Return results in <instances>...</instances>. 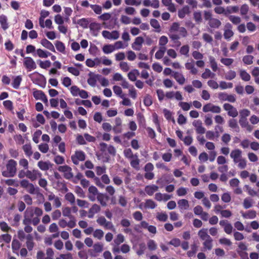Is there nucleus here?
Segmentation results:
<instances>
[{
  "label": "nucleus",
  "instance_id": "obj_1",
  "mask_svg": "<svg viewBox=\"0 0 259 259\" xmlns=\"http://www.w3.org/2000/svg\"><path fill=\"white\" fill-rule=\"evenodd\" d=\"M42 210L40 208L28 207L24 212L23 224H32L34 226H36L40 222L38 217L42 215Z\"/></svg>",
  "mask_w": 259,
  "mask_h": 259
},
{
  "label": "nucleus",
  "instance_id": "obj_2",
  "mask_svg": "<svg viewBox=\"0 0 259 259\" xmlns=\"http://www.w3.org/2000/svg\"><path fill=\"white\" fill-rule=\"evenodd\" d=\"M169 36L170 38L175 41L181 37H186L188 35V32L184 27H181L178 22H174L169 29Z\"/></svg>",
  "mask_w": 259,
  "mask_h": 259
},
{
  "label": "nucleus",
  "instance_id": "obj_3",
  "mask_svg": "<svg viewBox=\"0 0 259 259\" xmlns=\"http://www.w3.org/2000/svg\"><path fill=\"white\" fill-rule=\"evenodd\" d=\"M198 235L201 240L203 241V246L204 250H210L212 248L213 240L207 234V229L203 228L198 232Z\"/></svg>",
  "mask_w": 259,
  "mask_h": 259
},
{
  "label": "nucleus",
  "instance_id": "obj_4",
  "mask_svg": "<svg viewBox=\"0 0 259 259\" xmlns=\"http://www.w3.org/2000/svg\"><path fill=\"white\" fill-rule=\"evenodd\" d=\"M17 165V162L15 160L13 159L9 160L6 165L7 169L2 171V175L7 178L13 177L16 174Z\"/></svg>",
  "mask_w": 259,
  "mask_h": 259
},
{
  "label": "nucleus",
  "instance_id": "obj_5",
  "mask_svg": "<svg viewBox=\"0 0 259 259\" xmlns=\"http://www.w3.org/2000/svg\"><path fill=\"white\" fill-rule=\"evenodd\" d=\"M58 170L63 174L64 177L67 180H70L73 177L72 168L68 165L60 166L58 167Z\"/></svg>",
  "mask_w": 259,
  "mask_h": 259
},
{
  "label": "nucleus",
  "instance_id": "obj_6",
  "mask_svg": "<svg viewBox=\"0 0 259 259\" xmlns=\"http://www.w3.org/2000/svg\"><path fill=\"white\" fill-rule=\"evenodd\" d=\"M71 159L74 164L78 165L80 161H82L85 160V154L82 151H76L74 154L71 156Z\"/></svg>",
  "mask_w": 259,
  "mask_h": 259
},
{
  "label": "nucleus",
  "instance_id": "obj_7",
  "mask_svg": "<svg viewBox=\"0 0 259 259\" xmlns=\"http://www.w3.org/2000/svg\"><path fill=\"white\" fill-rule=\"evenodd\" d=\"M58 224L62 228H65L66 227L69 228H73L76 226V220L74 217H71V220L68 222L65 219H61L58 222Z\"/></svg>",
  "mask_w": 259,
  "mask_h": 259
},
{
  "label": "nucleus",
  "instance_id": "obj_8",
  "mask_svg": "<svg viewBox=\"0 0 259 259\" xmlns=\"http://www.w3.org/2000/svg\"><path fill=\"white\" fill-rule=\"evenodd\" d=\"M223 108L225 110L227 111V114L229 116L234 118L238 115L237 109L229 103H225Z\"/></svg>",
  "mask_w": 259,
  "mask_h": 259
},
{
  "label": "nucleus",
  "instance_id": "obj_9",
  "mask_svg": "<svg viewBox=\"0 0 259 259\" xmlns=\"http://www.w3.org/2000/svg\"><path fill=\"white\" fill-rule=\"evenodd\" d=\"M33 96L35 100H41L44 103H48V101L46 95L45 93L41 90H38L35 89H33Z\"/></svg>",
  "mask_w": 259,
  "mask_h": 259
},
{
  "label": "nucleus",
  "instance_id": "obj_10",
  "mask_svg": "<svg viewBox=\"0 0 259 259\" xmlns=\"http://www.w3.org/2000/svg\"><path fill=\"white\" fill-rule=\"evenodd\" d=\"M97 222L99 225L104 227L106 229L111 230L114 229L112 223L111 222L107 221L103 216L99 217L97 220Z\"/></svg>",
  "mask_w": 259,
  "mask_h": 259
},
{
  "label": "nucleus",
  "instance_id": "obj_11",
  "mask_svg": "<svg viewBox=\"0 0 259 259\" xmlns=\"http://www.w3.org/2000/svg\"><path fill=\"white\" fill-rule=\"evenodd\" d=\"M102 34L105 38L111 40H116L119 37V33L117 30H113L111 32L103 30Z\"/></svg>",
  "mask_w": 259,
  "mask_h": 259
},
{
  "label": "nucleus",
  "instance_id": "obj_12",
  "mask_svg": "<svg viewBox=\"0 0 259 259\" xmlns=\"http://www.w3.org/2000/svg\"><path fill=\"white\" fill-rule=\"evenodd\" d=\"M204 112H211L215 113H220L221 112V108L219 106L214 105L211 103H207L203 107Z\"/></svg>",
  "mask_w": 259,
  "mask_h": 259
},
{
  "label": "nucleus",
  "instance_id": "obj_13",
  "mask_svg": "<svg viewBox=\"0 0 259 259\" xmlns=\"http://www.w3.org/2000/svg\"><path fill=\"white\" fill-rule=\"evenodd\" d=\"M23 64L26 68L29 71L36 69V65L33 59L29 57H24Z\"/></svg>",
  "mask_w": 259,
  "mask_h": 259
},
{
  "label": "nucleus",
  "instance_id": "obj_14",
  "mask_svg": "<svg viewBox=\"0 0 259 259\" xmlns=\"http://www.w3.org/2000/svg\"><path fill=\"white\" fill-rule=\"evenodd\" d=\"M165 98L166 99H172L173 98H175L178 101H182L183 99L182 95L180 91L167 92L165 93Z\"/></svg>",
  "mask_w": 259,
  "mask_h": 259
},
{
  "label": "nucleus",
  "instance_id": "obj_15",
  "mask_svg": "<svg viewBox=\"0 0 259 259\" xmlns=\"http://www.w3.org/2000/svg\"><path fill=\"white\" fill-rule=\"evenodd\" d=\"M93 247V250L89 249L88 251L91 256H96V253H100L103 250V244L101 242L95 243Z\"/></svg>",
  "mask_w": 259,
  "mask_h": 259
},
{
  "label": "nucleus",
  "instance_id": "obj_16",
  "mask_svg": "<svg viewBox=\"0 0 259 259\" xmlns=\"http://www.w3.org/2000/svg\"><path fill=\"white\" fill-rule=\"evenodd\" d=\"M242 152L241 150L239 149H235L233 150L230 153V157L233 159V162L234 163H237V162L242 158Z\"/></svg>",
  "mask_w": 259,
  "mask_h": 259
},
{
  "label": "nucleus",
  "instance_id": "obj_17",
  "mask_svg": "<svg viewBox=\"0 0 259 259\" xmlns=\"http://www.w3.org/2000/svg\"><path fill=\"white\" fill-rule=\"evenodd\" d=\"M192 124L195 127L197 134H203L205 133L206 130L202 126V122L200 120H195L192 122Z\"/></svg>",
  "mask_w": 259,
  "mask_h": 259
},
{
  "label": "nucleus",
  "instance_id": "obj_18",
  "mask_svg": "<svg viewBox=\"0 0 259 259\" xmlns=\"http://www.w3.org/2000/svg\"><path fill=\"white\" fill-rule=\"evenodd\" d=\"M219 98L222 101H227L231 103L236 101V97L234 95L228 94L225 93H221L219 94Z\"/></svg>",
  "mask_w": 259,
  "mask_h": 259
},
{
  "label": "nucleus",
  "instance_id": "obj_19",
  "mask_svg": "<svg viewBox=\"0 0 259 259\" xmlns=\"http://www.w3.org/2000/svg\"><path fill=\"white\" fill-rule=\"evenodd\" d=\"M41 177V174L38 170L33 169L32 170H30L27 169V178L31 181H35Z\"/></svg>",
  "mask_w": 259,
  "mask_h": 259
},
{
  "label": "nucleus",
  "instance_id": "obj_20",
  "mask_svg": "<svg viewBox=\"0 0 259 259\" xmlns=\"http://www.w3.org/2000/svg\"><path fill=\"white\" fill-rule=\"evenodd\" d=\"M101 207L97 204H94L89 210L88 217L89 218H93L95 214L100 212Z\"/></svg>",
  "mask_w": 259,
  "mask_h": 259
},
{
  "label": "nucleus",
  "instance_id": "obj_21",
  "mask_svg": "<svg viewBox=\"0 0 259 259\" xmlns=\"http://www.w3.org/2000/svg\"><path fill=\"white\" fill-rule=\"evenodd\" d=\"M144 43V38L141 36H138L135 38V41L132 45V48L136 51H140Z\"/></svg>",
  "mask_w": 259,
  "mask_h": 259
},
{
  "label": "nucleus",
  "instance_id": "obj_22",
  "mask_svg": "<svg viewBox=\"0 0 259 259\" xmlns=\"http://www.w3.org/2000/svg\"><path fill=\"white\" fill-rule=\"evenodd\" d=\"M232 26L230 23L226 24L224 30V36L225 39H230L234 34L233 32L231 30Z\"/></svg>",
  "mask_w": 259,
  "mask_h": 259
},
{
  "label": "nucleus",
  "instance_id": "obj_23",
  "mask_svg": "<svg viewBox=\"0 0 259 259\" xmlns=\"http://www.w3.org/2000/svg\"><path fill=\"white\" fill-rule=\"evenodd\" d=\"M172 76L178 82L179 84L182 85L184 84L186 81V78L181 73L178 72H173Z\"/></svg>",
  "mask_w": 259,
  "mask_h": 259
},
{
  "label": "nucleus",
  "instance_id": "obj_24",
  "mask_svg": "<svg viewBox=\"0 0 259 259\" xmlns=\"http://www.w3.org/2000/svg\"><path fill=\"white\" fill-rule=\"evenodd\" d=\"M158 187L155 185H150L146 186L145 188V191L149 196H152L153 194L158 190Z\"/></svg>",
  "mask_w": 259,
  "mask_h": 259
},
{
  "label": "nucleus",
  "instance_id": "obj_25",
  "mask_svg": "<svg viewBox=\"0 0 259 259\" xmlns=\"http://www.w3.org/2000/svg\"><path fill=\"white\" fill-rule=\"evenodd\" d=\"M97 199L102 206H106L107 205L109 198L106 195L100 193L97 195Z\"/></svg>",
  "mask_w": 259,
  "mask_h": 259
},
{
  "label": "nucleus",
  "instance_id": "obj_26",
  "mask_svg": "<svg viewBox=\"0 0 259 259\" xmlns=\"http://www.w3.org/2000/svg\"><path fill=\"white\" fill-rule=\"evenodd\" d=\"M37 166L41 170L46 171L52 167V164L49 161H39L37 163Z\"/></svg>",
  "mask_w": 259,
  "mask_h": 259
},
{
  "label": "nucleus",
  "instance_id": "obj_27",
  "mask_svg": "<svg viewBox=\"0 0 259 259\" xmlns=\"http://www.w3.org/2000/svg\"><path fill=\"white\" fill-rule=\"evenodd\" d=\"M26 247L29 251H31L33 249L34 246L33 236L31 234H28L26 236Z\"/></svg>",
  "mask_w": 259,
  "mask_h": 259
},
{
  "label": "nucleus",
  "instance_id": "obj_28",
  "mask_svg": "<svg viewBox=\"0 0 259 259\" xmlns=\"http://www.w3.org/2000/svg\"><path fill=\"white\" fill-rule=\"evenodd\" d=\"M40 44L44 47L49 49V50L51 51L52 52H56L55 47H54V45H53V44L51 42H50V41H49L48 40H47V39H46V38L42 39L40 41Z\"/></svg>",
  "mask_w": 259,
  "mask_h": 259
},
{
  "label": "nucleus",
  "instance_id": "obj_29",
  "mask_svg": "<svg viewBox=\"0 0 259 259\" xmlns=\"http://www.w3.org/2000/svg\"><path fill=\"white\" fill-rule=\"evenodd\" d=\"M185 67L187 70H190L192 74H196L198 73L197 69L195 67L193 61L191 62H187L185 64Z\"/></svg>",
  "mask_w": 259,
  "mask_h": 259
},
{
  "label": "nucleus",
  "instance_id": "obj_30",
  "mask_svg": "<svg viewBox=\"0 0 259 259\" xmlns=\"http://www.w3.org/2000/svg\"><path fill=\"white\" fill-rule=\"evenodd\" d=\"M242 216L245 219H253L256 217V212L254 210H249L242 213Z\"/></svg>",
  "mask_w": 259,
  "mask_h": 259
},
{
  "label": "nucleus",
  "instance_id": "obj_31",
  "mask_svg": "<svg viewBox=\"0 0 259 259\" xmlns=\"http://www.w3.org/2000/svg\"><path fill=\"white\" fill-rule=\"evenodd\" d=\"M162 3L167 7L168 10L170 12H175L176 11L175 6L172 3L171 0H162Z\"/></svg>",
  "mask_w": 259,
  "mask_h": 259
},
{
  "label": "nucleus",
  "instance_id": "obj_32",
  "mask_svg": "<svg viewBox=\"0 0 259 259\" xmlns=\"http://www.w3.org/2000/svg\"><path fill=\"white\" fill-rule=\"evenodd\" d=\"M21 247L20 242L17 239H13L12 242V249L13 253L19 255L18 250Z\"/></svg>",
  "mask_w": 259,
  "mask_h": 259
},
{
  "label": "nucleus",
  "instance_id": "obj_33",
  "mask_svg": "<svg viewBox=\"0 0 259 259\" xmlns=\"http://www.w3.org/2000/svg\"><path fill=\"white\" fill-rule=\"evenodd\" d=\"M55 45L58 51L63 54H66V47L64 43L61 41L57 40L55 42Z\"/></svg>",
  "mask_w": 259,
  "mask_h": 259
},
{
  "label": "nucleus",
  "instance_id": "obj_34",
  "mask_svg": "<svg viewBox=\"0 0 259 259\" xmlns=\"http://www.w3.org/2000/svg\"><path fill=\"white\" fill-rule=\"evenodd\" d=\"M178 204L181 210H186L189 207V202L185 199H180L178 201Z\"/></svg>",
  "mask_w": 259,
  "mask_h": 259
},
{
  "label": "nucleus",
  "instance_id": "obj_35",
  "mask_svg": "<svg viewBox=\"0 0 259 259\" xmlns=\"http://www.w3.org/2000/svg\"><path fill=\"white\" fill-rule=\"evenodd\" d=\"M130 160L131 165L136 169H139L140 160L138 158L137 154H135V157Z\"/></svg>",
  "mask_w": 259,
  "mask_h": 259
},
{
  "label": "nucleus",
  "instance_id": "obj_36",
  "mask_svg": "<svg viewBox=\"0 0 259 259\" xmlns=\"http://www.w3.org/2000/svg\"><path fill=\"white\" fill-rule=\"evenodd\" d=\"M98 77V75L90 73L89 77L87 80L88 84L93 87H95Z\"/></svg>",
  "mask_w": 259,
  "mask_h": 259
},
{
  "label": "nucleus",
  "instance_id": "obj_37",
  "mask_svg": "<svg viewBox=\"0 0 259 259\" xmlns=\"http://www.w3.org/2000/svg\"><path fill=\"white\" fill-rule=\"evenodd\" d=\"M13 82L12 83V86L15 89H19L20 83L22 81V77L21 76H13Z\"/></svg>",
  "mask_w": 259,
  "mask_h": 259
},
{
  "label": "nucleus",
  "instance_id": "obj_38",
  "mask_svg": "<svg viewBox=\"0 0 259 259\" xmlns=\"http://www.w3.org/2000/svg\"><path fill=\"white\" fill-rule=\"evenodd\" d=\"M254 203L253 200L249 197H246L243 202V206L245 209H248L251 208Z\"/></svg>",
  "mask_w": 259,
  "mask_h": 259
},
{
  "label": "nucleus",
  "instance_id": "obj_39",
  "mask_svg": "<svg viewBox=\"0 0 259 259\" xmlns=\"http://www.w3.org/2000/svg\"><path fill=\"white\" fill-rule=\"evenodd\" d=\"M228 124H229V126L230 128L234 129L235 132H239V127L238 125L237 121L236 119H234V118H231V119H229L228 121Z\"/></svg>",
  "mask_w": 259,
  "mask_h": 259
},
{
  "label": "nucleus",
  "instance_id": "obj_40",
  "mask_svg": "<svg viewBox=\"0 0 259 259\" xmlns=\"http://www.w3.org/2000/svg\"><path fill=\"white\" fill-rule=\"evenodd\" d=\"M139 71L137 69H133L128 73V77L131 81H136L137 77L139 75Z\"/></svg>",
  "mask_w": 259,
  "mask_h": 259
},
{
  "label": "nucleus",
  "instance_id": "obj_41",
  "mask_svg": "<svg viewBox=\"0 0 259 259\" xmlns=\"http://www.w3.org/2000/svg\"><path fill=\"white\" fill-rule=\"evenodd\" d=\"M190 13V9L188 6L184 7L182 9L178 11V16L180 18H184L186 15Z\"/></svg>",
  "mask_w": 259,
  "mask_h": 259
},
{
  "label": "nucleus",
  "instance_id": "obj_42",
  "mask_svg": "<svg viewBox=\"0 0 259 259\" xmlns=\"http://www.w3.org/2000/svg\"><path fill=\"white\" fill-rule=\"evenodd\" d=\"M22 149L26 156L29 157L32 155L33 152L30 144H26L23 145Z\"/></svg>",
  "mask_w": 259,
  "mask_h": 259
},
{
  "label": "nucleus",
  "instance_id": "obj_43",
  "mask_svg": "<svg viewBox=\"0 0 259 259\" xmlns=\"http://www.w3.org/2000/svg\"><path fill=\"white\" fill-rule=\"evenodd\" d=\"M208 24L211 28H218L221 25V22L219 19L212 18V19L209 20L208 21Z\"/></svg>",
  "mask_w": 259,
  "mask_h": 259
},
{
  "label": "nucleus",
  "instance_id": "obj_44",
  "mask_svg": "<svg viewBox=\"0 0 259 259\" xmlns=\"http://www.w3.org/2000/svg\"><path fill=\"white\" fill-rule=\"evenodd\" d=\"M166 49L165 47H160L159 50L156 52L155 57L157 59H160L163 57Z\"/></svg>",
  "mask_w": 259,
  "mask_h": 259
},
{
  "label": "nucleus",
  "instance_id": "obj_45",
  "mask_svg": "<svg viewBox=\"0 0 259 259\" xmlns=\"http://www.w3.org/2000/svg\"><path fill=\"white\" fill-rule=\"evenodd\" d=\"M36 55L38 56L40 58H46L48 56H50L51 54L46 51L42 50L40 49H38L36 51Z\"/></svg>",
  "mask_w": 259,
  "mask_h": 259
},
{
  "label": "nucleus",
  "instance_id": "obj_46",
  "mask_svg": "<svg viewBox=\"0 0 259 259\" xmlns=\"http://www.w3.org/2000/svg\"><path fill=\"white\" fill-rule=\"evenodd\" d=\"M215 76V73L212 72L208 68H206L204 72L201 75V77L204 79H207L208 78H213Z\"/></svg>",
  "mask_w": 259,
  "mask_h": 259
},
{
  "label": "nucleus",
  "instance_id": "obj_47",
  "mask_svg": "<svg viewBox=\"0 0 259 259\" xmlns=\"http://www.w3.org/2000/svg\"><path fill=\"white\" fill-rule=\"evenodd\" d=\"M103 52L106 54H109L113 52L115 50V48L113 45H106L103 46L102 48Z\"/></svg>",
  "mask_w": 259,
  "mask_h": 259
},
{
  "label": "nucleus",
  "instance_id": "obj_48",
  "mask_svg": "<svg viewBox=\"0 0 259 259\" xmlns=\"http://www.w3.org/2000/svg\"><path fill=\"white\" fill-rule=\"evenodd\" d=\"M239 74L241 78L245 81H248L250 80V75L248 73H247L245 70H240L239 71Z\"/></svg>",
  "mask_w": 259,
  "mask_h": 259
},
{
  "label": "nucleus",
  "instance_id": "obj_49",
  "mask_svg": "<svg viewBox=\"0 0 259 259\" xmlns=\"http://www.w3.org/2000/svg\"><path fill=\"white\" fill-rule=\"evenodd\" d=\"M239 10L238 6H228L226 8V16L232 13H236L238 12Z\"/></svg>",
  "mask_w": 259,
  "mask_h": 259
},
{
  "label": "nucleus",
  "instance_id": "obj_50",
  "mask_svg": "<svg viewBox=\"0 0 259 259\" xmlns=\"http://www.w3.org/2000/svg\"><path fill=\"white\" fill-rule=\"evenodd\" d=\"M156 206L157 204L156 203L151 199L146 200L144 204V207L148 209H154L156 207Z\"/></svg>",
  "mask_w": 259,
  "mask_h": 259
},
{
  "label": "nucleus",
  "instance_id": "obj_51",
  "mask_svg": "<svg viewBox=\"0 0 259 259\" xmlns=\"http://www.w3.org/2000/svg\"><path fill=\"white\" fill-rule=\"evenodd\" d=\"M147 245L148 249L150 251L155 250L157 248V243L152 239H149L147 242Z\"/></svg>",
  "mask_w": 259,
  "mask_h": 259
},
{
  "label": "nucleus",
  "instance_id": "obj_52",
  "mask_svg": "<svg viewBox=\"0 0 259 259\" xmlns=\"http://www.w3.org/2000/svg\"><path fill=\"white\" fill-rule=\"evenodd\" d=\"M189 50L190 48L188 45H184L181 47L180 49V53L181 55L188 57H189Z\"/></svg>",
  "mask_w": 259,
  "mask_h": 259
},
{
  "label": "nucleus",
  "instance_id": "obj_53",
  "mask_svg": "<svg viewBox=\"0 0 259 259\" xmlns=\"http://www.w3.org/2000/svg\"><path fill=\"white\" fill-rule=\"evenodd\" d=\"M156 218L159 221L166 222L167 220L168 216L166 212H162L157 213Z\"/></svg>",
  "mask_w": 259,
  "mask_h": 259
},
{
  "label": "nucleus",
  "instance_id": "obj_54",
  "mask_svg": "<svg viewBox=\"0 0 259 259\" xmlns=\"http://www.w3.org/2000/svg\"><path fill=\"white\" fill-rule=\"evenodd\" d=\"M0 24L4 30L8 29V24L7 23V19L5 15L0 16Z\"/></svg>",
  "mask_w": 259,
  "mask_h": 259
},
{
  "label": "nucleus",
  "instance_id": "obj_55",
  "mask_svg": "<svg viewBox=\"0 0 259 259\" xmlns=\"http://www.w3.org/2000/svg\"><path fill=\"white\" fill-rule=\"evenodd\" d=\"M125 240L124 236L121 234H118L115 239L114 240V244L118 246L121 243H123Z\"/></svg>",
  "mask_w": 259,
  "mask_h": 259
},
{
  "label": "nucleus",
  "instance_id": "obj_56",
  "mask_svg": "<svg viewBox=\"0 0 259 259\" xmlns=\"http://www.w3.org/2000/svg\"><path fill=\"white\" fill-rule=\"evenodd\" d=\"M236 76V72L230 70L225 73V78L227 80H231L235 78Z\"/></svg>",
  "mask_w": 259,
  "mask_h": 259
},
{
  "label": "nucleus",
  "instance_id": "obj_57",
  "mask_svg": "<svg viewBox=\"0 0 259 259\" xmlns=\"http://www.w3.org/2000/svg\"><path fill=\"white\" fill-rule=\"evenodd\" d=\"M113 45L115 50L121 49H124L127 47V44H124L121 41H117L114 43Z\"/></svg>",
  "mask_w": 259,
  "mask_h": 259
},
{
  "label": "nucleus",
  "instance_id": "obj_58",
  "mask_svg": "<svg viewBox=\"0 0 259 259\" xmlns=\"http://www.w3.org/2000/svg\"><path fill=\"white\" fill-rule=\"evenodd\" d=\"M237 167L240 169H244L247 166V160L242 157L237 162Z\"/></svg>",
  "mask_w": 259,
  "mask_h": 259
},
{
  "label": "nucleus",
  "instance_id": "obj_59",
  "mask_svg": "<svg viewBox=\"0 0 259 259\" xmlns=\"http://www.w3.org/2000/svg\"><path fill=\"white\" fill-rule=\"evenodd\" d=\"M65 199L69 201L70 204H73L75 202V198L74 195L71 192L67 193L65 195Z\"/></svg>",
  "mask_w": 259,
  "mask_h": 259
},
{
  "label": "nucleus",
  "instance_id": "obj_60",
  "mask_svg": "<svg viewBox=\"0 0 259 259\" xmlns=\"http://www.w3.org/2000/svg\"><path fill=\"white\" fill-rule=\"evenodd\" d=\"M253 56L251 55H246L243 57L242 61L246 65H250L253 63Z\"/></svg>",
  "mask_w": 259,
  "mask_h": 259
},
{
  "label": "nucleus",
  "instance_id": "obj_61",
  "mask_svg": "<svg viewBox=\"0 0 259 259\" xmlns=\"http://www.w3.org/2000/svg\"><path fill=\"white\" fill-rule=\"evenodd\" d=\"M250 114V111L248 109H243L239 111V118L247 119V117H248Z\"/></svg>",
  "mask_w": 259,
  "mask_h": 259
},
{
  "label": "nucleus",
  "instance_id": "obj_62",
  "mask_svg": "<svg viewBox=\"0 0 259 259\" xmlns=\"http://www.w3.org/2000/svg\"><path fill=\"white\" fill-rule=\"evenodd\" d=\"M104 234V232L101 229H96L93 232V236L99 240L103 238Z\"/></svg>",
  "mask_w": 259,
  "mask_h": 259
},
{
  "label": "nucleus",
  "instance_id": "obj_63",
  "mask_svg": "<svg viewBox=\"0 0 259 259\" xmlns=\"http://www.w3.org/2000/svg\"><path fill=\"white\" fill-rule=\"evenodd\" d=\"M229 19L232 23L235 25L239 24L241 21V19L239 17L234 15L229 16Z\"/></svg>",
  "mask_w": 259,
  "mask_h": 259
},
{
  "label": "nucleus",
  "instance_id": "obj_64",
  "mask_svg": "<svg viewBox=\"0 0 259 259\" xmlns=\"http://www.w3.org/2000/svg\"><path fill=\"white\" fill-rule=\"evenodd\" d=\"M70 93L73 97L78 96L80 89L76 85H73L70 89Z\"/></svg>",
  "mask_w": 259,
  "mask_h": 259
}]
</instances>
